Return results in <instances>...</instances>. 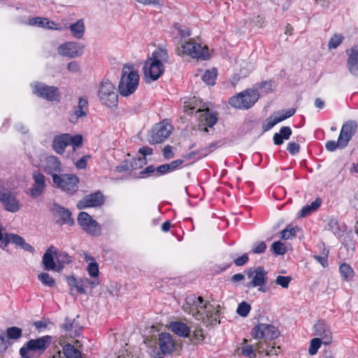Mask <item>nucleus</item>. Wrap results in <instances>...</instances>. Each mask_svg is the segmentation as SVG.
<instances>
[{
    "mask_svg": "<svg viewBox=\"0 0 358 358\" xmlns=\"http://www.w3.org/2000/svg\"><path fill=\"white\" fill-rule=\"evenodd\" d=\"M219 308V305L204 302L201 296L194 294L187 296L182 306V310L185 313L192 315L196 320L202 321L206 326L220 323Z\"/></svg>",
    "mask_w": 358,
    "mask_h": 358,
    "instance_id": "obj_1",
    "label": "nucleus"
},
{
    "mask_svg": "<svg viewBox=\"0 0 358 358\" xmlns=\"http://www.w3.org/2000/svg\"><path fill=\"white\" fill-rule=\"evenodd\" d=\"M169 55L164 48H159L152 52L145 62L143 67L145 78L150 79V81L158 80L164 73V65L169 63Z\"/></svg>",
    "mask_w": 358,
    "mask_h": 358,
    "instance_id": "obj_2",
    "label": "nucleus"
},
{
    "mask_svg": "<svg viewBox=\"0 0 358 358\" xmlns=\"http://www.w3.org/2000/svg\"><path fill=\"white\" fill-rule=\"evenodd\" d=\"M139 80V75L133 66L124 65L118 85L120 94L123 96H128L134 93L138 86Z\"/></svg>",
    "mask_w": 358,
    "mask_h": 358,
    "instance_id": "obj_3",
    "label": "nucleus"
},
{
    "mask_svg": "<svg viewBox=\"0 0 358 358\" xmlns=\"http://www.w3.org/2000/svg\"><path fill=\"white\" fill-rule=\"evenodd\" d=\"M245 273L250 281L246 284L248 288L258 287V291L266 293L268 290L266 286L268 282V272L262 266L248 268Z\"/></svg>",
    "mask_w": 358,
    "mask_h": 358,
    "instance_id": "obj_4",
    "label": "nucleus"
},
{
    "mask_svg": "<svg viewBox=\"0 0 358 358\" xmlns=\"http://www.w3.org/2000/svg\"><path fill=\"white\" fill-rule=\"evenodd\" d=\"M83 144V136L80 134L71 136L69 134H63L54 137L52 141V149L59 155H62L66 148L72 145L73 150L80 147Z\"/></svg>",
    "mask_w": 358,
    "mask_h": 358,
    "instance_id": "obj_5",
    "label": "nucleus"
},
{
    "mask_svg": "<svg viewBox=\"0 0 358 358\" xmlns=\"http://www.w3.org/2000/svg\"><path fill=\"white\" fill-rule=\"evenodd\" d=\"M259 95L257 90H247L229 99V104L238 109H248L259 99Z\"/></svg>",
    "mask_w": 358,
    "mask_h": 358,
    "instance_id": "obj_6",
    "label": "nucleus"
},
{
    "mask_svg": "<svg viewBox=\"0 0 358 358\" xmlns=\"http://www.w3.org/2000/svg\"><path fill=\"white\" fill-rule=\"evenodd\" d=\"M98 96L101 103L109 108L117 105L118 96L115 85L108 80H103L98 90Z\"/></svg>",
    "mask_w": 358,
    "mask_h": 358,
    "instance_id": "obj_7",
    "label": "nucleus"
},
{
    "mask_svg": "<svg viewBox=\"0 0 358 358\" xmlns=\"http://www.w3.org/2000/svg\"><path fill=\"white\" fill-rule=\"evenodd\" d=\"M52 181L57 187L73 194L78 190V178L73 174L53 175Z\"/></svg>",
    "mask_w": 358,
    "mask_h": 358,
    "instance_id": "obj_8",
    "label": "nucleus"
},
{
    "mask_svg": "<svg viewBox=\"0 0 358 358\" xmlns=\"http://www.w3.org/2000/svg\"><path fill=\"white\" fill-rule=\"evenodd\" d=\"M252 334L256 339L271 341L279 336L280 331L273 324L259 323L252 329Z\"/></svg>",
    "mask_w": 358,
    "mask_h": 358,
    "instance_id": "obj_9",
    "label": "nucleus"
},
{
    "mask_svg": "<svg viewBox=\"0 0 358 358\" xmlns=\"http://www.w3.org/2000/svg\"><path fill=\"white\" fill-rule=\"evenodd\" d=\"M176 53L178 55H188L203 60L208 59L210 57L208 46H178Z\"/></svg>",
    "mask_w": 358,
    "mask_h": 358,
    "instance_id": "obj_10",
    "label": "nucleus"
},
{
    "mask_svg": "<svg viewBox=\"0 0 358 358\" xmlns=\"http://www.w3.org/2000/svg\"><path fill=\"white\" fill-rule=\"evenodd\" d=\"M33 182L29 187L27 194L31 198L36 199L41 196L47 187L45 176L39 171L35 170L32 172Z\"/></svg>",
    "mask_w": 358,
    "mask_h": 358,
    "instance_id": "obj_11",
    "label": "nucleus"
},
{
    "mask_svg": "<svg viewBox=\"0 0 358 358\" xmlns=\"http://www.w3.org/2000/svg\"><path fill=\"white\" fill-rule=\"evenodd\" d=\"M78 222L81 228L91 236H98L101 233V228L99 223L85 212L79 213Z\"/></svg>",
    "mask_w": 358,
    "mask_h": 358,
    "instance_id": "obj_12",
    "label": "nucleus"
},
{
    "mask_svg": "<svg viewBox=\"0 0 358 358\" xmlns=\"http://www.w3.org/2000/svg\"><path fill=\"white\" fill-rule=\"evenodd\" d=\"M172 127L164 122L156 124L152 129L148 141L152 144L163 142L171 133Z\"/></svg>",
    "mask_w": 358,
    "mask_h": 358,
    "instance_id": "obj_13",
    "label": "nucleus"
},
{
    "mask_svg": "<svg viewBox=\"0 0 358 358\" xmlns=\"http://www.w3.org/2000/svg\"><path fill=\"white\" fill-rule=\"evenodd\" d=\"M0 201L3 205L4 208L9 212L15 213L20 210V202L15 194L1 183Z\"/></svg>",
    "mask_w": 358,
    "mask_h": 358,
    "instance_id": "obj_14",
    "label": "nucleus"
},
{
    "mask_svg": "<svg viewBox=\"0 0 358 358\" xmlns=\"http://www.w3.org/2000/svg\"><path fill=\"white\" fill-rule=\"evenodd\" d=\"M31 86L34 94L48 101H57L60 97L58 88L55 87L48 86L42 83H35Z\"/></svg>",
    "mask_w": 358,
    "mask_h": 358,
    "instance_id": "obj_15",
    "label": "nucleus"
},
{
    "mask_svg": "<svg viewBox=\"0 0 358 358\" xmlns=\"http://www.w3.org/2000/svg\"><path fill=\"white\" fill-rule=\"evenodd\" d=\"M314 335L322 341L324 345H329L332 341V333L330 326L324 320H318L313 326Z\"/></svg>",
    "mask_w": 358,
    "mask_h": 358,
    "instance_id": "obj_16",
    "label": "nucleus"
},
{
    "mask_svg": "<svg viewBox=\"0 0 358 358\" xmlns=\"http://www.w3.org/2000/svg\"><path fill=\"white\" fill-rule=\"evenodd\" d=\"M51 211L55 217L57 218L56 222L60 225L64 224L73 225L74 224L71 213L68 209L55 203L51 208Z\"/></svg>",
    "mask_w": 358,
    "mask_h": 358,
    "instance_id": "obj_17",
    "label": "nucleus"
},
{
    "mask_svg": "<svg viewBox=\"0 0 358 358\" xmlns=\"http://www.w3.org/2000/svg\"><path fill=\"white\" fill-rule=\"evenodd\" d=\"M357 123L355 121L350 120L343 124L338 138L340 145L346 147L357 131Z\"/></svg>",
    "mask_w": 358,
    "mask_h": 358,
    "instance_id": "obj_18",
    "label": "nucleus"
},
{
    "mask_svg": "<svg viewBox=\"0 0 358 358\" xmlns=\"http://www.w3.org/2000/svg\"><path fill=\"white\" fill-rule=\"evenodd\" d=\"M103 195L100 192H97L94 194L86 195L83 197L78 201L77 207L79 209L97 207L101 206L103 203Z\"/></svg>",
    "mask_w": 358,
    "mask_h": 358,
    "instance_id": "obj_19",
    "label": "nucleus"
},
{
    "mask_svg": "<svg viewBox=\"0 0 358 358\" xmlns=\"http://www.w3.org/2000/svg\"><path fill=\"white\" fill-rule=\"evenodd\" d=\"M43 168L45 173L50 174L53 178V175H57V173L62 171V164L59 159L54 155H49L45 157L43 164Z\"/></svg>",
    "mask_w": 358,
    "mask_h": 358,
    "instance_id": "obj_20",
    "label": "nucleus"
},
{
    "mask_svg": "<svg viewBox=\"0 0 358 358\" xmlns=\"http://www.w3.org/2000/svg\"><path fill=\"white\" fill-rule=\"evenodd\" d=\"M67 283L70 287L71 293L73 289H76L78 294H85L84 286L86 284H90L92 287H95L99 284L98 280H90L85 279V280H78L75 277L70 276L67 278Z\"/></svg>",
    "mask_w": 358,
    "mask_h": 358,
    "instance_id": "obj_21",
    "label": "nucleus"
},
{
    "mask_svg": "<svg viewBox=\"0 0 358 358\" xmlns=\"http://www.w3.org/2000/svg\"><path fill=\"white\" fill-rule=\"evenodd\" d=\"M57 248L55 246H50L45 251L43 256L42 262L44 266V269L46 271H57V262L56 259Z\"/></svg>",
    "mask_w": 358,
    "mask_h": 358,
    "instance_id": "obj_22",
    "label": "nucleus"
},
{
    "mask_svg": "<svg viewBox=\"0 0 358 358\" xmlns=\"http://www.w3.org/2000/svg\"><path fill=\"white\" fill-rule=\"evenodd\" d=\"M52 341V337L45 336L37 339H31L27 343V348L31 351L44 352Z\"/></svg>",
    "mask_w": 358,
    "mask_h": 358,
    "instance_id": "obj_23",
    "label": "nucleus"
},
{
    "mask_svg": "<svg viewBox=\"0 0 358 358\" xmlns=\"http://www.w3.org/2000/svg\"><path fill=\"white\" fill-rule=\"evenodd\" d=\"M28 24L33 27H41L48 29H59V24L45 17H33L29 20Z\"/></svg>",
    "mask_w": 358,
    "mask_h": 358,
    "instance_id": "obj_24",
    "label": "nucleus"
},
{
    "mask_svg": "<svg viewBox=\"0 0 358 358\" xmlns=\"http://www.w3.org/2000/svg\"><path fill=\"white\" fill-rule=\"evenodd\" d=\"M158 343L163 354L171 352L174 348L173 338L168 333H162L159 335Z\"/></svg>",
    "mask_w": 358,
    "mask_h": 358,
    "instance_id": "obj_25",
    "label": "nucleus"
},
{
    "mask_svg": "<svg viewBox=\"0 0 358 358\" xmlns=\"http://www.w3.org/2000/svg\"><path fill=\"white\" fill-rule=\"evenodd\" d=\"M169 329L180 336L188 337L190 335V328L181 321L171 322L169 324Z\"/></svg>",
    "mask_w": 358,
    "mask_h": 358,
    "instance_id": "obj_26",
    "label": "nucleus"
},
{
    "mask_svg": "<svg viewBox=\"0 0 358 358\" xmlns=\"http://www.w3.org/2000/svg\"><path fill=\"white\" fill-rule=\"evenodd\" d=\"M58 52L64 57H78L83 53V46H59Z\"/></svg>",
    "mask_w": 358,
    "mask_h": 358,
    "instance_id": "obj_27",
    "label": "nucleus"
},
{
    "mask_svg": "<svg viewBox=\"0 0 358 358\" xmlns=\"http://www.w3.org/2000/svg\"><path fill=\"white\" fill-rule=\"evenodd\" d=\"M63 329L66 332V335L70 337L75 338L80 335L81 328L74 320L66 318L64 323L62 324Z\"/></svg>",
    "mask_w": 358,
    "mask_h": 358,
    "instance_id": "obj_28",
    "label": "nucleus"
},
{
    "mask_svg": "<svg viewBox=\"0 0 358 358\" xmlns=\"http://www.w3.org/2000/svg\"><path fill=\"white\" fill-rule=\"evenodd\" d=\"M182 163L183 160L176 159L169 164L160 165L157 168V176H160L176 170Z\"/></svg>",
    "mask_w": 358,
    "mask_h": 358,
    "instance_id": "obj_29",
    "label": "nucleus"
},
{
    "mask_svg": "<svg viewBox=\"0 0 358 358\" xmlns=\"http://www.w3.org/2000/svg\"><path fill=\"white\" fill-rule=\"evenodd\" d=\"M326 229L331 231L336 236L341 237L346 231V226L343 224H339L336 219L331 218L328 222Z\"/></svg>",
    "mask_w": 358,
    "mask_h": 358,
    "instance_id": "obj_30",
    "label": "nucleus"
},
{
    "mask_svg": "<svg viewBox=\"0 0 358 358\" xmlns=\"http://www.w3.org/2000/svg\"><path fill=\"white\" fill-rule=\"evenodd\" d=\"M196 113H201L199 115L201 122H205V124L208 127H212L217 122V117L209 112L208 108L201 109L198 108Z\"/></svg>",
    "mask_w": 358,
    "mask_h": 358,
    "instance_id": "obj_31",
    "label": "nucleus"
},
{
    "mask_svg": "<svg viewBox=\"0 0 358 358\" xmlns=\"http://www.w3.org/2000/svg\"><path fill=\"white\" fill-rule=\"evenodd\" d=\"M88 107L87 99L85 97H80L78 99V103L77 106L73 108V115L76 119L86 116V110Z\"/></svg>",
    "mask_w": 358,
    "mask_h": 358,
    "instance_id": "obj_32",
    "label": "nucleus"
},
{
    "mask_svg": "<svg viewBox=\"0 0 358 358\" xmlns=\"http://www.w3.org/2000/svg\"><path fill=\"white\" fill-rule=\"evenodd\" d=\"M62 354L64 358H83L80 351L71 344H66L63 347ZM62 357L63 358L62 356Z\"/></svg>",
    "mask_w": 358,
    "mask_h": 358,
    "instance_id": "obj_33",
    "label": "nucleus"
},
{
    "mask_svg": "<svg viewBox=\"0 0 358 358\" xmlns=\"http://www.w3.org/2000/svg\"><path fill=\"white\" fill-rule=\"evenodd\" d=\"M24 241V238L17 234H5L4 240L2 242V248H6L10 242L21 247Z\"/></svg>",
    "mask_w": 358,
    "mask_h": 358,
    "instance_id": "obj_34",
    "label": "nucleus"
},
{
    "mask_svg": "<svg viewBox=\"0 0 358 358\" xmlns=\"http://www.w3.org/2000/svg\"><path fill=\"white\" fill-rule=\"evenodd\" d=\"M57 271L59 272L64 266L71 262V257L65 252H59L57 250L56 255Z\"/></svg>",
    "mask_w": 358,
    "mask_h": 358,
    "instance_id": "obj_35",
    "label": "nucleus"
},
{
    "mask_svg": "<svg viewBox=\"0 0 358 358\" xmlns=\"http://www.w3.org/2000/svg\"><path fill=\"white\" fill-rule=\"evenodd\" d=\"M339 272L341 278L345 281H351L354 277V271L352 267L345 263L341 264L339 267Z\"/></svg>",
    "mask_w": 358,
    "mask_h": 358,
    "instance_id": "obj_36",
    "label": "nucleus"
},
{
    "mask_svg": "<svg viewBox=\"0 0 358 358\" xmlns=\"http://www.w3.org/2000/svg\"><path fill=\"white\" fill-rule=\"evenodd\" d=\"M321 205V201L319 199H315L310 205H306L300 211V216L306 217L315 211Z\"/></svg>",
    "mask_w": 358,
    "mask_h": 358,
    "instance_id": "obj_37",
    "label": "nucleus"
},
{
    "mask_svg": "<svg viewBox=\"0 0 358 358\" xmlns=\"http://www.w3.org/2000/svg\"><path fill=\"white\" fill-rule=\"evenodd\" d=\"M72 34L77 38H80L85 31V25L83 20H78L70 26Z\"/></svg>",
    "mask_w": 358,
    "mask_h": 358,
    "instance_id": "obj_38",
    "label": "nucleus"
},
{
    "mask_svg": "<svg viewBox=\"0 0 358 358\" xmlns=\"http://www.w3.org/2000/svg\"><path fill=\"white\" fill-rule=\"evenodd\" d=\"M217 69H213L212 70H207L204 75L202 76L203 80L209 85H213L217 77Z\"/></svg>",
    "mask_w": 358,
    "mask_h": 358,
    "instance_id": "obj_39",
    "label": "nucleus"
},
{
    "mask_svg": "<svg viewBox=\"0 0 358 358\" xmlns=\"http://www.w3.org/2000/svg\"><path fill=\"white\" fill-rule=\"evenodd\" d=\"M296 110L294 108H290L287 111H279L273 114L274 117H275L278 123L286 120L288 117H292Z\"/></svg>",
    "mask_w": 358,
    "mask_h": 358,
    "instance_id": "obj_40",
    "label": "nucleus"
},
{
    "mask_svg": "<svg viewBox=\"0 0 358 358\" xmlns=\"http://www.w3.org/2000/svg\"><path fill=\"white\" fill-rule=\"evenodd\" d=\"M6 336L8 339L17 340L22 336V329L16 327H8Z\"/></svg>",
    "mask_w": 358,
    "mask_h": 358,
    "instance_id": "obj_41",
    "label": "nucleus"
},
{
    "mask_svg": "<svg viewBox=\"0 0 358 358\" xmlns=\"http://www.w3.org/2000/svg\"><path fill=\"white\" fill-rule=\"evenodd\" d=\"M38 279L45 286L52 287L55 285V280L47 273H40Z\"/></svg>",
    "mask_w": 358,
    "mask_h": 358,
    "instance_id": "obj_42",
    "label": "nucleus"
},
{
    "mask_svg": "<svg viewBox=\"0 0 358 358\" xmlns=\"http://www.w3.org/2000/svg\"><path fill=\"white\" fill-rule=\"evenodd\" d=\"M322 341L319 338H313L310 343L308 349L309 354L314 355L317 353L318 349L320 348Z\"/></svg>",
    "mask_w": 358,
    "mask_h": 358,
    "instance_id": "obj_43",
    "label": "nucleus"
},
{
    "mask_svg": "<svg viewBox=\"0 0 358 358\" xmlns=\"http://www.w3.org/2000/svg\"><path fill=\"white\" fill-rule=\"evenodd\" d=\"M271 250L275 255H284L287 252V248L280 241H275L271 245Z\"/></svg>",
    "mask_w": 358,
    "mask_h": 358,
    "instance_id": "obj_44",
    "label": "nucleus"
},
{
    "mask_svg": "<svg viewBox=\"0 0 358 358\" xmlns=\"http://www.w3.org/2000/svg\"><path fill=\"white\" fill-rule=\"evenodd\" d=\"M250 306L246 302H241L238 308H237V310H236V313L240 315V316H242V317H246L248 316V313H250Z\"/></svg>",
    "mask_w": 358,
    "mask_h": 358,
    "instance_id": "obj_45",
    "label": "nucleus"
},
{
    "mask_svg": "<svg viewBox=\"0 0 358 358\" xmlns=\"http://www.w3.org/2000/svg\"><path fill=\"white\" fill-rule=\"evenodd\" d=\"M292 281V277L290 276H277L275 282L276 285L281 286L282 288H288L290 282Z\"/></svg>",
    "mask_w": 358,
    "mask_h": 358,
    "instance_id": "obj_46",
    "label": "nucleus"
},
{
    "mask_svg": "<svg viewBox=\"0 0 358 358\" xmlns=\"http://www.w3.org/2000/svg\"><path fill=\"white\" fill-rule=\"evenodd\" d=\"M259 341L255 344V350L259 353L266 352L267 346H268L270 341L264 339H259Z\"/></svg>",
    "mask_w": 358,
    "mask_h": 358,
    "instance_id": "obj_47",
    "label": "nucleus"
},
{
    "mask_svg": "<svg viewBox=\"0 0 358 358\" xmlns=\"http://www.w3.org/2000/svg\"><path fill=\"white\" fill-rule=\"evenodd\" d=\"M138 152L143 155L142 157H138V161L141 163V165L143 164H145L146 162L145 156L152 154V149L149 147H142L139 149Z\"/></svg>",
    "mask_w": 358,
    "mask_h": 358,
    "instance_id": "obj_48",
    "label": "nucleus"
},
{
    "mask_svg": "<svg viewBox=\"0 0 358 358\" xmlns=\"http://www.w3.org/2000/svg\"><path fill=\"white\" fill-rule=\"evenodd\" d=\"M87 269L91 277L96 278L99 275V266L96 262H90Z\"/></svg>",
    "mask_w": 358,
    "mask_h": 358,
    "instance_id": "obj_49",
    "label": "nucleus"
},
{
    "mask_svg": "<svg viewBox=\"0 0 358 358\" xmlns=\"http://www.w3.org/2000/svg\"><path fill=\"white\" fill-rule=\"evenodd\" d=\"M152 174H153L155 177H157V168H155L152 165H150V166H147L145 169H143V171H141L140 172V175H141L140 177L142 178H145L149 177Z\"/></svg>",
    "mask_w": 358,
    "mask_h": 358,
    "instance_id": "obj_50",
    "label": "nucleus"
},
{
    "mask_svg": "<svg viewBox=\"0 0 358 358\" xmlns=\"http://www.w3.org/2000/svg\"><path fill=\"white\" fill-rule=\"evenodd\" d=\"M347 65L350 73L355 76H358V60H347Z\"/></svg>",
    "mask_w": 358,
    "mask_h": 358,
    "instance_id": "obj_51",
    "label": "nucleus"
},
{
    "mask_svg": "<svg viewBox=\"0 0 358 358\" xmlns=\"http://www.w3.org/2000/svg\"><path fill=\"white\" fill-rule=\"evenodd\" d=\"M296 236V229L294 227H287L281 232V238L285 240L290 239Z\"/></svg>",
    "mask_w": 358,
    "mask_h": 358,
    "instance_id": "obj_52",
    "label": "nucleus"
},
{
    "mask_svg": "<svg viewBox=\"0 0 358 358\" xmlns=\"http://www.w3.org/2000/svg\"><path fill=\"white\" fill-rule=\"evenodd\" d=\"M255 344L252 345H245L242 348L241 354L245 357H248L250 358H255Z\"/></svg>",
    "mask_w": 358,
    "mask_h": 358,
    "instance_id": "obj_53",
    "label": "nucleus"
},
{
    "mask_svg": "<svg viewBox=\"0 0 358 358\" xmlns=\"http://www.w3.org/2000/svg\"><path fill=\"white\" fill-rule=\"evenodd\" d=\"M325 147H326V149L330 152H334L337 148L343 149V148H345V146H341L340 145V139L339 138H338V141L336 142L334 141H327L326 143Z\"/></svg>",
    "mask_w": 358,
    "mask_h": 358,
    "instance_id": "obj_54",
    "label": "nucleus"
},
{
    "mask_svg": "<svg viewBox=\"0 0 358 358\" xmlns=\"http://www.w3.org/2000/svg\"><path fill=\"white\" fill-rule=\"evenodd\" d=\"M266 249V244L264 241L257 242L254 243L252 252L256 254L263 253Z\"/></svg>",
    "mask_w": 358,
    "mask_h": 358,
    "instance_id": "obj_55",
    "label": "nucleus"
},
{
    "mask_svg": "<svg viewBox=\"0 0 358 358\" xmlns=\"http://www.w3.org/2000/svg\"><path fill=\"white\" fill-rule=\"evenodd\" d=\"M276 124H278L276 119L273 115H272L265 120L263 123L262 127L264 131H268L273 128Z\"/></svg>",
    "mask_w": 358,
    "mask_h": 358,
    "instance_id": "obj_56",
    "label": "nucleus"
},
{
    "mask_svg": "<svg viewBox=\"0 0 358 358\" xmlns=\"http://www.w3.org/2000/svg\"><path fill=\"white\" fill-rule=\"evenodd\" d=\"M346 53L348 55L347 60H358V46H352L350 48L346 50Z\"/></svg>",
    "mask_w": 358,
    "mask_h": 358,
    "instance_id": "obj_57",
    "label": "nucleus"
},
{
    "mask_svg": "<svg viewBox=\"0 0 358 358\" xmlns=\"http://www.w3.org/2000/svg\"><path fill=\"white\" fill-rule=\"evenodd\" d=\"M280 350L281 349L280 346H275L270 343L268 346H267L266 355H278L280 352Z\"/></svg>",
    "mask_w": 358,
    "mask_h": 358,
    "instance_id": "obj_58",
    "label": "nucleus"
},
{
    "mask_svg": "<svg viewBox=\"0 0 358 358\" xmlns=\"http://www.w3.org/2000/svg\"><path fill=\"white\" fill-rule=\"evenodd\" d=\"M252 71V67L250 64L248 62H244L243 63V66L240 71V76L243 78L246 77L250 71Z\"/></svg>",
    "mask_w": 358,
    "mask_h": 358,
    "instance_id": "obj_59",
    "label": "nucleus"
},
{
    "mask_svg": "<svg viewBox=\"0 0 358 358\" xmlns=\"http://www.w3.org/2000/svg\"><path fill=\"white\" fill-rule=\"evenodd\" d=\"M327 257H328V251L324 250L322 252V255H315L314 258L319 262L323 267L327 266Z\"/></svg>",
    "mask_w": 358,
    "mask_h": 358,
    "instance_id": "obj_60",
    "label": "nucleus"
},
{
    "mask_svg": "<svg viewBox=\"0 0 358 358\" xmlns=\"http://www.w3.org/2000/svg\"><path fill=\"white\" fill-rule=\"evenodd\" d=\"M343 36L340 34H335L329 40L328 45H341L343 42Z\"/></svg>",
    "mask_w": 358,
    "mask_h": 358,
    "instance_id": "obj_61",
    "label": "nucleus"
},
{
    "mask_svg": "<svg viewBox=\"0 0 358 358\" xmlns=\"http://www.w3.org/2000/svg\"><path fill=\"white\" fill-rule=\"evenodd\" d=\"M9 345H10V343L6 340L4 334H1L0 336V353L6 351Z\"/></svg>",
    "mask_w": 358,
    "mask_h": 358,
    "instance_id": "obj_62",
    "label": "nucleus"
},
{
    "mask_svg": "<svg viewBox=\"0 0 358 358\" xmlns=\"http://www.w3.org/2000/svg\"><path fill=\"white\" fill-rule=\"evenodd\" d=\"M299 148V145L294 142L289 143L287 145V150L291 155H295L296 153H298Z\"/></svg>",
    "mask_w": 358,
    "mask_h": 358,
    "instance_id": "obj_63",
    "label": "nucleus"
},
{
    "mask_svg": "<svg viewBox=\"0 0 358 358\" xmlns=\"http://www.w3.org/2000/svg\"><path fill=\"white\" fill-rule=\"evenodd\" d=\"M279 134L282 135L284 139L287 140L292 134V130L289 127H282L280 130Z\"/></svg>",
    "mask_w": 358,
    "mask_h": 358,
    "instance_id": "obj_64",
    "label": "nucleus"
}]
</instances>
